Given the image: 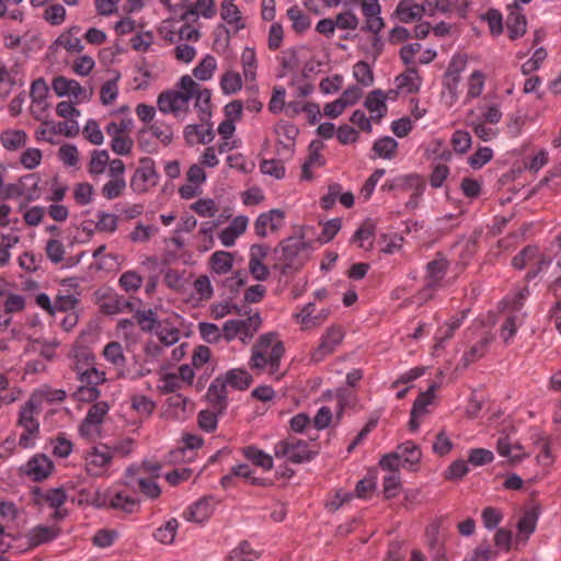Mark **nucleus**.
Returning <instances> with one entry per match:
<instances>
[{"mask_svg": "<svg viewBox=\"0 0 561 561\" xmlns=\"http://www.w3.org/2000/svg\"><path fill=\"white\" fill-rule=\"evenodd\" d=\"M178 87L180 91L168 90L159 94L157 100L159 111L179 116L181 112H188V102L195 98V108L198 111L199 121L208 123L211 117L210 90L202 88L188 75L180 79Z\"/></svg>", "mask_w": 561, "mask_h": 561, "instance_id": "nucleus-1", "label": "nucleus"}, {"mask_svg": "<svg viewBox=\"0 0 561 561\" xmlns=\"http://www.w3.org/2000/svg\"><path fill=\"white\" fill-rule=\"evenodd\" d=\"M275 339V333H266L260 336L252 347V356L250 359L251 368H263L268 365L272 376L278 373L285 347L283 342L276 341Z\"/></svg>", "mask_w": 561, "mask_h": 561, "instance_id": "nucleus-2", "label": "nucleus"}, {"mask_svg": "<svg viewBox=\"0 0 561 561\" xmlns=\"http://www.w3.org/2000/svg\"><path fill=\"white\" fill-rule=\"evenodd\" d=\"M310 245L304 237H289L282 241L275 249L274 254L280 253L279 260L284 262L282 273L286 274L288 268L298 267L307 259Z\"/></svg>", "mask_w": 561, "mask_h": 561, "instance_id": "nucleus-3", "label": "nucleus"}, {"mask_svg": "<svg viewBox=\"0 0 561 561\" xmlns=\"http://www.w3.org/2000/svg\"><path fill=\"white\" fill-rule=\"evenodd\" d=\"M277 458H287L293 463H302L310 461L316 453L309 448L306 440L290 436L278 442L274 447Z\"/></svg>", "mask_w": 561, "mask_h": 561, "instance_id": "nucleus-4", "label": "nucleus"}, {"mask_svg": "<svg viewBox=\"0 0 561 561\" xmlns=\"http://www.w3.org/2000/svg\"><path fill=\"white\" fill-rule=\"evenodd\" d=\"M139 163L130 180V187L137 193H142L147 191L149 182H152V185L157 184L159 175L153 159L145 157L139 160Z\"/></svg>", "mask_w": 561, "mask_h": 561, "instance_id": "nucleus-5", "label": "nucleus"}, {"mask_svg": "<svg viewBox=\"0 0 561 561\" xmlns=\"http://www.w3.org/2000/svg\"><path fill=\"white\" fill-rule=\"evenodd\" d=\"M277 136V154L291 157L299 129L291 123L280 121L274 126Z\"/></svg>", "mask_w": 561, "mask_h": 561, "instance_id": "nucleus-6", "label": "nucleus"}, {"mask_svg": "<svg viewBox=\"0 0 561 561\" xmlns=\"http://www.w3.org/2000/svg\"><path fill=\"white\" fill-rule=\"evenodd\" d=\"M42 410V399L32 396L20 409L18 425L28 433H39V423L36 416Z\"/></svg>", "mask_w": 561, "mask_h": 561, "instance_id": "nucleus-7", "label": "nucleus"}, {"mask_svg": "<svg viewBox=\"0 0 561 561\" xmlns=\"http://www.w3.org/2000/svg\"><path fill=\"white\" fill-rule=\"evenodd\" d=\"M125 484L134 490L138 489L149 499H157L161 494V489L154 478L138 477L136 466H130L126 470Z\"/></svg>", "mask_w": 561, "mask_h": 561, "instance_id": "nucleus-8", "label": "nucleus"}, {"mask_svg": "<svg viewBox=\"0 0 561 561\" xmlns=\"http://www.w3.org/2000/svg\"><path fill=\"white\" fill-rule=\"evenodd\" d=\"M343 337L344 332L340 327H330L322 335L318 347L311 353V360L314 363L323 360L325 356L333 353Z\"/></svg>", "mask_w": 561, "mask_h": 561, "instance_id": "nucleus-9", "label": "nucleus"}, {"mask_svg": "<svg viewBox=\"0 0 561 561\" xmlns=\"http://www.w3.org/2000/svg\"><path fill=\"white\" fill-rule=\"evenodd\" d=\"M112 458L113 451L107 445L93 447L87 457L88 471L94 476L101 474V471L110 465Z\"/></svg>", "mask_w": 561, "mask_h": 561, "instance_id": "nucleus-10", "label": "nucleus"}, {"mask_svg": "<svg viewBox=\"0 0 561 561\" xmlns=\"http://www.w3.org/2000/svg\"><path fill=\"white\" fill-rule=\"evenodd\" d=\"M53 469V461L46 455L37 454L27 461L25 473L34 481H43L50 476Z\"/></svg>", "mask_w": 561, "mask_h": 561, "instance_id": "nucleus-11", "label": "nucleus"}, {"mask_svg": "<svg viewBox=\"0 0 561 561\" xmlns=\"http://www.w3.org/2000/svg\"><path fill=\"white\" fill-rule=\"evenodd\" d=\"M227 385L228 381H226V377L218 376L213 380L206 393L213 409L217 410L219 413H224L228 405Z\"/></svg>", "mask_w": 561, "mask_h": 561, "instance_id": "nucleus-12", "label": "nucleus"}, {"mask_svg": "<svg viewBox=\"0 0 561 561\" xmlns=\"http://www.w3.org/2000/svg\"><path fill=\"white\" fill-rule=\"evenodd\" d=\"M449 267V261L440 252L436 253L435 257L426 264V286L434 288L439 285L440 280L445 277Z\"/></svg>", "mask_w": 561, "mask_h": 561, "instance_id": "nucleus-13", "label": "nucleus"}, {"mask_svg": "<svg viewBox=\"0 0 561 561\" xmlns=\"http://www.w3.org/2000/svg\"><path fill=\"white\" fill-rule=\"evenodd\" d=\"M508 8L510 13L506 18V27L508 37L514 41L525 35L527 31V20L516 1Z\"/></svg>", "mask_w": 561, "mask_h": 561, "instance_id": "nucleus-14", "label": "nucleus"}, {"mask_svg": "<svg viewBox=\"0 0 561 561\" xmlns=\"http://www.w3.org/2000/svg\"><path fill=\"white\" fill-rule=\"evenodd\" d=\"M284 217V211L276 208L261 214L254 222L255 233L261 238H265L267 227H270L272 231H276L280 228Z\"/></svg>", "mask_w": 561, "mask_h": 561, "instance_id": "nucleus-15", "label": "nucleus"}, {"mask_svg": "<svg viewBox=\"0 0 561 561\" xmlns=\"http://www.w3.org/2000/svg\"><path fill=\"white\" fill-rule=\"evenodd\" d=\"M398 455L402 461V468L415 471L421 461L422 453L420 447L411 440H407L397 447Z\"/></svg>", "mask_w": 561, "mask_h": 561, "instance_id": "nucleus-16", "label": "nucleus"}, {"mask_svg": "<svg viewBox=\"0 0 561 561\" xmlns=\"http://www.w3.org/2000/svg\"><path fill=\"white\" fill-rule=\"evenodd\" d=\"M211 502H213V497H202L199 499L198 501H196L195 503H193L191 506H188V508L184 512V517L188 520V522H194V523H204L205 520H207L210 515L213 514L214 512V507L211 505Z\"/></svg>", "mask_w": 561, "mask_h": 561, "instance_id": "nucleus-17", "label": "nucleus"}, {"mask_svg": "<svg viewBox=\"0 0 561 561\" xmlns=\"http://www.w3.org/2000/svg\"><path fill=\"white\" fill-rule=\"evenodd\" d=\"M84 363L87 365V370L80 373V377L77 379L81 382V385L96 387L103 382H105V373L96 369L94 364V355L92 353H84Z\"/></svg>", "mask_w": 561, "mask_h": 561, "instance_id": "nucleus-18", "label": "nucleus"}, {"mask_svg": "<svg viewBox=\"0 0 561 561\" xmlns=\"http://www.w3.org/2000/svg\"><path fill=\"white\" fill-rule=\"evenodd\" d=\"M108 412V404L104 401H99L92 404V407L89 409L85 419L82 422V425L80 427L81 432L83 434H89L90 431L93 427L99 426L104 416Z\"/></svg>", "mask_w": 561, "mask_h": 561, "instance_id": "nucleus-19", "label": "nucleus"}, {"mask_svg": "<svg viewBox=\"0 0 561 561\" xmlns=\"http://www.w3.org/2000/svg\"><path fill=\"white\" fill-rule=\"evenodd\" d=\"M496 450L500 456L507 458L511 463L519 462L526 456L522 445L513 443L507 435L497 439Z\"/></svg>", "mask_w": 561, "mask_h": 561, "instance_id": "nucleus-20", "label": "nucleus"}, {"mask_svg": "<svg viewBox=\"0 0 561 561\" xmlns=\"http://www.w3.org/2000/svg\"><path fill=\"white\" fill-rule=\"evenodd\" d=\"M432 5V1L425 0L422 4L408 5L404 2H400L396 9V14L399 20L403 23H410L414 20H420L427 11V7Z\"/></svg>", "mask_w": 561, "mask_h": 561, "instance_id": "nucleus-21", "label": "nucleus"}, {"mask_svg": "<svg viewBox=\"0 0 561 561\" xmlns=\"http://www.w3.org/2000/svg\"><path fill=\"white\" fill-rule=\"evenodd\" d=\"M494 341V335L490 332H486L474 345H472L468 352H466L462 356L463 365L468 366L471 363H474L482 358L489 346Z\"/></svg>", "mask_w": 561, "mask_h": 561, "instance_id": "nucleus-22", "label": "nucleus"}, {"mask_svg": "<svg viewBox=\"0 0 561 561\" xmlns=\"http://www.w3.org/2000/svg\"><path fill=\"white\" fill-rule=\"evenodd\" d=\"M207 125L208 126L206 128L196 124L187 125L184 128V138L186 142L209 144L214 139L215 135L211 128V124L208 122Z\"/></svg>", "mask_w": 561, "mask_h": 561, "instance_id": "nucleus-23", "label": "nucleus"}, {"mask_svg": "<svg viewBox=\"0 0 561 561\" xmlns=\"http://www.w3.org/2000/svg\"><path fill=\"white\" fill-rule=\"evenodd\" d=\"M0 142L4 149L16 151L25 147L27 134L22 129H5L0 134Z\"/></svg>", "mask_w": 561, "mask_h": 561, "instance_id": "nucleus-24", "label": "nucleus"}, {"mask_svg": "<svg viewBox=\"0 0 561 561\" xmlns=\"http://www.w3.org/2000/svg\"><path fill=\"white\" fill-rule=\"evenodd\" d=\"M386 100L387 95L381 90H374L367 95L364 105L369 112L378 113L371 117L375 122H379L386 115Z\"/></svg>", "mask_w": 561, "mask_h": 561, "instance_id": "nucleus-25", "label": "nucleus"}, {"mask_svg": "<svg viewBox=\"0 0 561 561\" xmlns=\"http://www.w3.org/2000/svg\"><path fill=\"white\" fill-rule=\"evenodd\" d=\"M58 535V529L50 526H36L27 534L28 547L35 548L43 543L54 540Z\"/></svg>", "mask_w": 561, "mask_h": 561, "instance_id": "nucleus-26", "label": "nucleus"}, {"mask_svg": "<svg viewBox=\"0 0 561 561\" xmlns=\"http://www.w3.org/2000/svg\"><path fill=\"white\" fill-rule=\"evenodd\" d=\"M134 320L139 325L140 330L146 333L157 332L161 327L156 312L152 309L136 310Z\"/></svg>", "mask_w": 561, "mask_h": 561, "instance_id": "nucleus-27", "label": "nucleus"}, {"mask_svg": "<svg viewBox=\"0 0 561 561\" xmlns=\"http://www.w3.org/2000/svg\"><path fill=\"white\" fill-rule=\"evenodd\" d=\"M242 454L248 460L257 467L265 470H271L273 468V458L255 446L244 447L242 449Z\"/></svg>", "mask_w": 561, "mask_h": 561, "instance_id": "nucleus-28", "label": "nucleus"}, {"mask_svg": "<svg viewBox=\"0 0 561 561\" xmlns=\"http://www.w3.org/2000/svg\"><path fill=\"white\" fill-rule=\"evenodd\" d=\"M232 254L226 251H216L209 259L210 267L217 274L228 273L232 267Z\"/></svg>", "mask_w": 561, "mask_h": 561, "instance_id": "nucleus-29", "label": "nucleus"}, {"mask_svg": "<svg viewBox=\"0 0 561 561\" xmlns=\"http://www.w3.org/2000/svg\"><path fill=\"white\" fill-rule=\"evenodd\" d=\"M228 385L238 390H245L252 383V376L244 369H230L225 375Z\"/></svg>", "mask_w": 561, "mask_h": 561, "instance_id": "nucleus-30", "label": "nucleus"}, {"mask_svg": "<svg viewBox=\"0 0 561 561\" xmlns=\"http://www.w3.org/2000/svg\"><path fill=\"white\" fill-rule=\"evenodd\" d=\"M259 557L260 553L252 549L250 542L243 540L230 551L228 561H254Z\"/></svg>", "mask_w": 561, "mask_h": 561, "instance_id": "nucleus-31", "label": "nucleus"}, {"mask_svg": "<svg viewBox=\"0 0 561 561\" xmlns=\"http://www.w3.org/2000/svg\"><path fill=\"white\" fill-rule=\"evenodd\" d=\"M149 129V134L160 140L164 146H169L173 140V129L171 125L156 121L146 126Z\"/></svg>", "mask_w": 561, "mask_h": 561, "instance_id": "nucleus-32", "label": "nucleus"}, {"mask_svg": "<svg viewBox=\"0 0 561 561\" xmlns=\"http://www.w3.org/2000/svg\"><path fill=\"white\" fill-rule=\"evenodd\" d=\"M287 16L291 21V27L296 33H304L310 27V18L305 14L297 5L290 7L287 10Z\"/></svg>", "mask_w": 561, "mask_h": 561, "instance_id": "nucleus-33", "label": "nucleus"}, {"mask_svg": "<svg viewBox=\"0 0 561 561\" xmlns=\"http://www.w3.org/2000/svg\"><path fill=\"white\" fill-rule=\"evenodd\" d=\"M397 148L398 142L389 136L378 139L373 146L377 156L383 159H392L396 156Z\"/></svg>", "mask_w": 561, "mask_h": 561, "instance_id": "nucleus-34", "label": "nucleus"}, {"mask_svg": "<svg viewBox=\"0 0 561 561\" xmlns=\"http://www.w3.org/2000/svg\"><path fill=\"white\" fill-rule=\"evenodd\" d=\"M178 528L179 522L175 518H171L164 525L159 527L153 536L159 542L163 545H171L174 541Z\"/></svg>", "mask_w": 561, "mask_h": 561, "instance_id": "nucleus-35", "label": "nucleus"}, {"mask_svg": "<svg viewBox=\"0 0 561 561\" xmlns=\"http://www.w3.org/2000/svg\"><path fill=\"white\" fill-rule=\"evenodd\" d=\"M216 67L217 62L215 57L211 55H206L203 60L194 68L193 75L196 79L206 81L213 77Z\"/></svg>", "mask_w": 561, "mask_h": 561, "instance_id": "nucleus-36", "label": "nucleus"}, {"mask_svg": "<svg viewBox=\"0 0 561 561\" xmlns=\"http://www.w3.org/2000/svg\"><path fill=\"white\" fill-rule=\"evenodd\" d=\"M398 88H407L408 92L414 93L420 88V77L415 68H409L405 73H401L396 78Z\"/></svg>", "mask_w": 561, "mask_h": 561, "instance_id": "nucleus-37", "label": "nucleus"}, {"mask_svg": "<svg viewBox=\"0 0 561 561\" xmlns=\"http://www.w3.org/2000/svg\"><path fill=\"white\" fill-rule=\"evenodd\" d=\"M72 32H80V27H71L68 33L61 34L57 38L56 43L65 47L68 51L80 53L83 50V45L81 44V39L79 37L72 36Z\"/></svg>", "mask_w": 561, "mask_h": 561, "instance_id": "nucleus-38", "label": "nucleus"}, {"mask_svg": "<svg viewBox=\"0 0 561 561\" xmlns=\"http://www.w3.org/2000/svg\"><path fill=\"white\" fill-rule=\"evenodd\" d=\"M105 359L115 366L123 367L126 364V357L123 347L118 342H110L103 350Z\"/></svg>", "mask_w": 561, "mask_h": 561, "instance_id": "nucleus-39", "label": "nucleus"}, {"mask_svg": "<svg viewBox=\"0 0 561 561\" xmlns=\"http://www.w3.org/2000/svg\"><path fill=\"white\" fill-rule=\"evenodd\" d=\"M425 184L424 179L419 174H405L394 178V185L397 191L408 192L414 191Z\"/></svg>", "mask_w": 561, "mask_h": 561, "instance_id": "nucleus-40", "label": "nucleus"}, {"mask_svg": "<svg viewBox=\"0 0 561 561\" xmlns=\"http://www.w3.org/2000/svg\"><path fill=\"white\" fill-rule=\"evenodd\" d=\"M182 440H183L184 447L170 451L169 458H170L171 462L176 461L180 458H182L185 449L199 448V447H202V445L204 443V440L201 436L193 435V434H185L183 436Z\"/></svg>", "mask_w": 561, "mask_h": 561, "instance_id": "nucleus-41", "label": "nucleus"}, {"mask_svg": "<svg viewBox=\"0 0 561 561\" xmlns=\"http://www.w3.org/2000/svg\"><path fill=\"white\" fill-rule=\"evenodd\" d=\"M467 61L468 59L466 55L457 54L448 65L446 76L451 78L455 88L460 81V73L465 70Z\"/></svg>", "mask_w": 561, "mask_h": 561, "instance_id": "nucleus-42", "label": "nucleus"}, {"mask_svg": "<svg viewBox=\"0 0 561 561\" xmlns=\"http://www.w3.org/2000/svg\"><path fill=\"white\" fill-rule=\"evenodd\" d=\"M220 87L225 94L237 93L242 88V79L238 72L227 71L222 75Z\"/></svg>", "mask_w": 561, "mask_h": 561, "instance_id": "nucleus-43", "label": "nucleus"}, {"mask_svg": "<svg viewBox=\"0 0 561 561\" xmlns=\"http://www.w3.org/2000/svg\"><path fill=\"white\" fill-rule=\"evenodd\" d=\"M220 14L224 21H226L228 24H234L237 30H241L244 27L242 23L239 24L241 21V13L233 2H222Z\"/></svg>", "mask_w": 561, "mask_h": 561, "instance_id": "nucleus-44", "label": "nucleus"}, {"mask_svg": "<svg viewBox=\"0 0 561 561\" xmlns=\"http://www.w3.org/2000/svg\"><path fill=\"white\" fill-rule=\"evenodd\" d=\"M243 75L247 80H255L256 56L253 48L247 47L241 55Z\"/></svg>", "mask_w": 561, "mask_h": 561, "instance_id": "nucleus-45", "label": "nucleus"}, {"mask_svg": "<svg viewBox=\"0 0 561 561\" xmlns=\"http://www.w3.org/2000/svg\"><path fill=\"white\" fill-rule=\"evenodd\" d=\"M139 505V502L134 497L124 495L117 492L110 501V507L114 510H122L126 513H133Z\"/></svg>", "mask_w": 561, "mask_h": 561, "instance_id": "nucleus-46", "label": "nucleus"}, {"mask_svg": "<svg viewBox=\"0 0 561 561\" xmlns=\"http://www.w3.org/2000/svg\"><path fill=\"white\" fill-rule=\"evenodd\" d=\"M108 162L110 156L106 150H94L91 156L89 172L94 175L102 174Z\"/></svg>", "mask_w": 561, "mask_h": 561, "instance_id": "nucleus-47", "label": "nucleus"}, {"mask_svg": "<svg viewBox=\"0 0 561 561\" xmlns=\"http://www.w3.org/2000/svg\"><path fill=\"white\" fill-rule=\"evenodd\" d=\"M539 249L536 245H527L518 252L512 260V265L516 270H523L530 261L538 256Z\"/></svg>", "mask_w": 561, "mask_h": 561, "instance_id": "nucleus-48", "label": "nucleus"}, {"mask_svg": "<svg viewBox=\"0 0 561 561\" xmlns=\"http://www.w3.org/2000/svg\"><path fill=\"white\" fill-rule=\"evenodd\" d=\"M197 10H199L204 18H213L216 14L214 0H197L195 7H190L185 11V13L182 15V20L187 19L188 15H196Z\"/></svg>", "mask_w": 561, "mask_h": 561, "instance_id": "nucleus-49", "label": "nucleus"}, {"mask_svg": "<svg viewBox=\"0 0 561 561\" xmlns=\"http://www.w3.org/2000/svg\"><path fill=\"white\" fill-rule=\"evenodd\" d=\"M131 408L140 415L149 416L152 414L156 403L144 394H134L130 398Z\"/></svg>", "mask_w": 561, "mask_h": 561, "instance_id": "nucleus-50", "label": "nucleus"}, {"mask_svg": "<svg viewBox=\"0 0 561 561\" xmlns=\"http://www.w3.org/2000/svg\"><path fill=\"white\" fill-rule=\"evenodd\" d=\"M260 170L263 174L271 175L277 180L285 176V167L282 160L278 159H263L260 163Z\"/></svg>", "mask_w": 561, "mask_h": 561, "instance_id": "nucleus-51", "label": "nucleus"}, {"mask_svg": "<svg viewBox=\"0 0 561 561\" xmlns=\"http://www.w3.org/2000/svg\"><path fill=\"white\" fill-rule=\"evenodd\" d=\"M222 413H219L217 410L213 409V411L203 410L198 413V425L199 427L207 432L211 433L217 428L218 416Z\"/></svg>", "mask_w": 561, "mask_h": 561, "instance_id": "nucleus-52", "label": "nucleus"}, {"mask_svg": "<svg viewBox=\"0 0 561 561\" xmlns=\"http://www.w3.org/2000/svg\"><path fill=\"white\" fill-rule=\"evenodd\" d=\"M451 146L458 153H466L471 147V136L468 131L457 129L451 136Z\"/></svg>", "mask_w": 561, "mask_h": 561, "instance_id": "nucleus-53", "label": "nucleus"}, {"mask_svg": "<svg viewBox=\"0 0 561 561\" xmlns=\"http://www.w3.org/2000/svg\"><path fill=\"white\" fill-rule=\"evenodd\" d=\"M158 231H159V228L153 225L145 226L142 224H138L134 228V230L129 233V239L133 242H139V243L147 242Z\"/></svg>", "mask_w": 561, "mask_h": 561, "instance_id": "nucleus-54", "label": "nucleus"}, {"mask_svg": "<svg viewBox=\"0 0 561 561\" xmlns=\"http://www.w3.org/2000/svg\"><path fill=\"white\" fill-rule=\"evenodd\" d=\"M353 75L358 83L369 87L374 82V73L366 61H358L354 66Z\"/></svg>", "mask_w": 561, "mask_h": 561, "instance_id": "nucleus-55", "label": "nucleus"}, {"mask_svg": "<svg viewBox=\"0 0 561 561\" xmlns=\"http://www.w3.org/2000/svg\"><path fill=\"white\" fill-rule=\"evenodd\" d=\"M118 282L125 291H136L141 287L142 277L135 271H127L121 275Z\"/></svg>", "mask_w": 561, "mask_h": 561, "instance_id": "nucleus-56", "label": "nucleus"}, {"mask_svg": "<svg viewBox=\"0 0 561 561\" xmlns=\"http://www.w3.org/2000/svg\"><path fill=\"white\" fill-rule=\"evenodd\" d=\"M537 513L535 510L525 512L523 517L517 523V529L519 534H524L526 538L535 531L537 523Z\"/></svg>", "mask_w": 561, "mask_h": 561, "instance_id": "nucleus-57", "label": "nucleus"}, {"mask_svg": "<svg viewBox=\"0 0 561 561\" xmlns=\"http://www.w3.org/2000/svg\"><path fill=\"white\" fill-rule=\"evenodd\" d=\"M125 187V179H112L102 187V195L106 199H114L123 194Z\"/></svg>", "mask_w": 561, "mask_h": 561, "instance_id": "nucleus-58", "label": "nucleus"}, {"mask_svg": "<svg viewBox=\"0 0 561 561\" xmlns=\"http://www.w3.org/2000/svg\"><path fill=\"white\" fill-rule=\"evenodd\" d=\"M93 186L90 183L82 182L76 184L73 188V198L78 205L84 206L91 203Z\"/></svg>", "mask_w": 561, "mask_h": 561, "instance_id": "nucleus-59", "label": "nucleus"}, {"mask_svg": "<svg viewBox=\"0 0 561 561\" xmlns=\"http://www.w3.org/2000/svg\"><path fill=\"white\" fill-rule=\"evenodd\" d=\"M43 153L37 148H27L20 157V163L27 170H33L41 164Z\"/></svg>", "mask_w": 561, "mask_h": 561, "instance_id": "nucleus-60", "label": "nucleus"}, {"mask_svg": "<svg viewBox=\"0 0 561 561\" xmlns=\"http://www.w3.org/2000/svg\"><path fill=\"white\" fill-rule=\"evenodd\" d=\"M127 306V300L124 297L108 296L101 305L103 312L107 314H115L122 312Z\"/></svg>", "mask_w": 561, "mask_h": 561, "instance_id": "nucleus-61", "label": "nucleus"}, {"mask_svg": "<svg viewBox=\"0 0 561 561\" xmlns=\"http://www.w3.org/2000/svg\"><path fill=\"white\" fill-rule=\"evenodd\" d=\"M47 257L54 263H60L64 260L65 247L61 241L57 239H50L47 241L45 247Z\"/></svg>", "mask_w": 561, "mask_h": 561, "instance_id": "nucleus-62", "label": "nucleus"}, {"mask_svg": "<svg viewBox=\"0 0 561 561\" xmlns=\"http://www.w3.org/2000/svg\"><path fill=\"white\" fill-rule=\"evenodd\" d=\"M342 220L340 218H334L328 220L322 228L321 234L318 237V241L320 243L330 242L341 230Z\"/></svg>", "mask_w": 561, "mask_h": 561, "instance_id": "nucleus-63", "label": "nucleus"}, {"mask_svg": "<svg viewBox=\"0 0 561 561\" xmlns=\"http://www.w3.org/2000/svg\"><path fill=\"white\" fill-rule=\"evenodd\" d=\"M67 500L64 488L49 489L43 495V501L53 508H59Z\"/></svg>", "mask_w": 561, "mask_h": 561, "instance_id": "nucleus-64", "label": "nucleus"}]
</instances>
